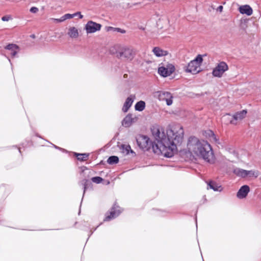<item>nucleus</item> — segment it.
<instances>
[{
	"label": "nucleus",
	"mask_w": 261,
	"mask_h": 261,
	"mask_svg": "<svg viewBox=\"0 0 261 261\" xmlns=\"http://www.w3.org/2000/svg\"><path fill=\"white\" fill-rule=\"evenodd\" d=\"M152 134L155 139L152 145L153 152L170 158L181 146L184 130L181 126L177 124L167 130V136L159 129H153Z\"/></svg>",
	"instance_id": "obj_1"
},
{
	"label": "nucleus",
	"mask_w": 261,
	"mask_h": 261,
	"mask_svg": "<svg viewBox=\"0 0 261 261\" xmlns=\"http://www.w3.org/2000/svg\"><path fill=\"white\" fill-rule=\"evenodd\" d=\"M187 149L189 153L202 158L205 161L211 163L213 161L212 149L206 141L200 140L195 137H190L187 143Z\"/></svg>",
	"instance_id": "obj_2"
},
{
	"label": "nucleus",
	"mask_w": 261,
	"mask_h": 261,
	"mask_svg": "<svg viewBox=\"0 0 261 261\" xmlns=\"http://www.w3.org/2000/svg\"><path fill=\"white\" fill-rule=\"evenodd\" d=\"M203 61L202 57L199 55L193 60L191 61L185 67V71L187 72H190L192 74L198 73L200 70V65Z\"/></svg>",
	"instance_id": "obj_3"
},
{
	"label": "nucleus",
	"mask_w": 261,
	"mask_h": 261,
	"mask_svg": "<svg viewBox=\"0 0 261 261\" xmlns=\"http://www.w3.org/2000/svg\"><path fill=\"white\" fill-rule=\"evenodd\" d=\"M247 114L246 110H243L239 112L236 113L232 116V118H231V116L229 114H226L224 116L223 119L224 120H227L229 121V123L231 124H236V123L234 121H240L245 118Z\"/></svg>",
	"instance_id": "obj_4"
},
{
	"label": "nucleus",
	"mask_w": 261,
	"mask_h": 261,
	"mask_svg": "<svg viewBox=\"0 0 261 261\" xmlns=\"http://www.w3.org/2000/svg\"><path fill=\"white\" fill-rule=\"evenodd\" d=\"M228 69V66L224 62H221L213 69V75L215 77H220Z\"/></svg>",
	"instance_id": "obj_5"
},
{
	"label": "nucleus",
	"mask_w": 261,
	"mask_h": 261,
	"mask_svg": "<svg viewBox=\"0 0 261 261\" xmlns=\"http://www.w3.org/2000/svg\"><path fill=\"white\" fill-rule=\"evenodd\" d=\"M101 28V25L93 21H89L85 27V29L87 34L94 33L97 31H99Z\"/></svg>",
	"instance_id": "obj_6"
},
{
	"label": "nucleus",
	"mask_w": 261,
	"mask_h": 261,
	"mask_svg": "<svg viewBox=\"0 0 261 261\" xmlns=\"http://www.w3.org/2000/svg\"><path fill=\"white\" fill-rule=\"evenodd\" d=\"M175 70L174 66L172 64H168L167 67L162 66L159 68L158 73L164 77L170 76Z\"/></svg>",
	"instance_id": "obj_7"
},
{
	"label": "nucleus",
	"mask_w": 261,
	"mask_h": 261,
	"mask_svg": "<svg viewBox=\"0 0 261 261\" xmlns=\"http://www.w3.org/2000/svg\"><path fill=\"white\" fill-rule=\"evenodd\" d=\"M117 56L120 59L132 60L133 58V51L128 48H124L119 51Z\"/></svg>",
	"instance_id": "obj_8"
},
{
	"label": "nucleus",
	"mask_w": 261,
	"mask_h": 261,
	"mask_svg": "<svg viewBox=\"0 0 261 261\" xmlns=\"http://www.w3.org/2000/svg\"><path fill=\"white\" fill-rule=\"evenodd\" d=\"M249 191L250 188L248 186H243L238 191L237 196L239 199L244 198L247 196Z\"/></svg>",
	"instance_id": "obj_9"
},
{
	"label": "nucleus",
	"mask_w": 261,
	"mask_h": 261,
	"mask_svg": "<svg viewBox=\"0 0 261 261\" xmlns=\"http://www.w3.org/2000/svg\"><path fill=\"white\" fill-rule=\"evenodd\" d=\"M239 11L242 14H246L247 16H250L253 13V10L248 5L241 6L239 8Z\"/></svg>",
	"instance_id": "obj_10"
},
{
	"label": "nucleus",
	"mask_w": 261,
	"mask_h": 261,
	"mask_svg": "<svg viewBox=\"0 0 261 261\" xmlns=\"http://www.w3.org/2000/svg\"><path fill=\"white\" fill-rule=\"evenodd\" d=\"M67 34L71 38H77L79 36V30L74 27H70L68 28Z\"/></svg>",
	"instance_id": "obj_11"
},
{
	"label": "nucleus",
	"mask_w": 261,
	"mask_h": 261,
	"mask_svg": "<svg viewBox=\"0 0 261 261\" xmlns=\"http://www.w3.org/2000/svg\"><path fill=\"white\" fill-rule=\"evenodd\" d=\"M153 54L158 57H162L168 55V52L159 47H154L152 49Z\"/></svg>",
	"instance_id": "obj_12"
},
{
	"label": "nucleus",
	"mask_w": 261,
	"mask_h": 261,
	"mask_svg": "<svg viewBox=\"0 0 261 261\" xmlns=\"http://www.w3.org/2000/svg\"><path fill=\"white\" fill-rule=\"evenodd\" d=\"M120 213V211L116 210L115 207H113L111 211L110 212V214L106 216L104 221H109L111 219H114L117 217Z\"/></svg>",
	"instance_id": "obj_13"
},
{
	"label": "nucleus",
	"mask_w": 261,
	"mask_h": 261,
	"mask_svg": "<svg viewBox=\"0 0 261 261\" xmlns=\"http://www.w3.org/2000/svg\"><path fill=\"white\" fill-rule=\"evenodd\" d=\"M160 96L163 100H166V104L168 106H170L172 103V96L170 93L168 92H163Z\"/></svg>",
	"instance_id": "obj_14"
},
{
	"label": "nucleus",
	"mask_w": 261,
	"mask_h": 261,
	"mask_svg": "<svg viewBox=\"0 0 261 261\" xmlns=\"http://www.w3.org/2000/svg\"><path fill=\"white\" fill-rule=\"evenodd\" d=\"M134 119L132 117V114H128L123 120L122 124L125 127H129L134 122Z\"/></svg>",
	"instance_id": "obj_15"
},
{
	"label": "nucleus",
	"mask_w": 261,
	"mask_h": 261,
	"mask_svg": "<svg viewBox=\"0 0 261 261\" xmlns=\"http://www.w3.org/2000/svg\"><path fill=\"white\" fill-rule=\"evenodd\" d=\"M137 142L139 145H141L142 147H146L150 143L149 139L145 136H141L140 138L137 140Z\"/></svg>",
	"instance_id": "obj_16"
},
{
	"label": "nucleus",
	"mask_w": 261,
	"mask_h": 261,
	"mask_svg": "<svg viewBox=\"0 0 261 261\" xmlns=\"http://www.w3.org/2000/svg\"><path fill=\"white\" fill-rule=\"evenodd\" d=\"M133 101L134 100L132 95L127 97L124 103L122 108V111L124 112H126L128 110L129 108L132 106Z\"/></svg>",
	"instance_id": "obj_17"
},
{
	"label": "nucleus",
	"mask_w": 261,
	"mask_h": 261,
	"mask_svg": "<svg viewBox=\"0 0 261 261\" xmlns=\"http://www.w3.org/2000/svg\"><path fill=\"white\" fill-rule=\"evenodd\" d=\"M203 135L206 137L210 139L211 141L216 142L217 139L214 133L211 130H207L204 132Z\"/></svg>",
	"instance_id": "obj_18"
},
{
	"label": "nucleus",
	"mask_w": 261,
	"mask_h": 261,
	"mask_svg": "<svg viewBox=\"0 0 261 261\" xmlns=\"http://www.w3.org/2000/svg\"><path fill=\"white\" fill-rule=\"evenodd\" d=\"M210 188L213 189L215 191H221L222 188L221 186L213 181H210L208 183Z\"/></svg>",
	"instance_id": "obj_19"
},
{
	"label": "nucleus",
	"mask_w": 261,
	"mask_h": 261,
	"mask_svg": "<svg viewBox=\"0 0 261 261\" xmlns=\"http://www.w3.org/2000/svg\"><path fill=\"white\" fill-rule=\"evenodd\" d=\"M145 107V102L144 101L140 100L136 103L135 108V110L138 111H142Z\"/></svg>",
	"instance_id": "obj_20"
},
{
	"label": "nucleus",
	"mask_w": 261,
	"mask_h": 261,
	"mask_svg": "<svg viewBox=\"0 0 261 261\" xmlns=\"http://www.w3.org/2000/svg\"><path fill=\"white\" fill-rule=\"evenodd\" d=\"M233 172L239 176L242 177H246L247 170L240 168H236L234 169Z\"/></svg>",
	"instance_id": "obj_21"
},
{
	"label": "nucleus",
	"mask_w": 261,
	"mask_h": 261,
	"mask_svg": "<svg viewBox=\"0 0 261 261\" xmlns=\"http://www.w3.org/2000/svg\"><path fill=\"white\" fill-rule=\"evenodd\" d=\"M119 162V158L117 156H111L107 160L108 164L110 165L117 164Z\"/></svg>",
	"instance_id": "obj_22"
},
{
	"label": "nucleus",
	"mask_w": 261,
	"mask_h": 261,
	"mask_svg": "<svg viewBox=\"0 0 261 261\" xmlns=\"http://www.w3.org/2000/svg\"><path fill=\"white\" fill-rule=\"evenodd\" d=\"M5 49L11 50V52L15 50H18V46L14 44H9L8 45H7L5 47Z\"/></svg>",
	"instance_id": "obj_23"
},
{
	"label": "nucleus",
	"mask_w": 261,
	"mask_h": 261,
	"mask_svg": "<svg viewBox=\"0 0 261 261\" xmlns=\"http://www.w3.org/2000/svg\"><path fill=\"white\" fill-rule=\"evenodd\" d=\"M76 156H77V159L78 160L84 161H86L88 159V158L89 156V154H87V153L77 154Z\"/></svg>",
	"instance_id": "obj_24"
},
{
	"label": "nucleus",
	"mask_w": 261,
	"mask_h": 261,
	"mask_svg": "<svg viewBox=\"0 0 261 261\" xmlns=\"http://www.w3.org/2000/svg\"><path fill=\"white\" fill-rule=\"evenodd\" d=\"M78 13H75L73 14H66L64 15L63 16V19L64 20V21L66 19H71L74 17L75 16H76L77 15Z\"/></svg>",
	"instance_id": "obj_25"
},
{
	"label": "nucleus",
	"mask_w": 261,
	"mask_h": 261,
	"mask_svg": "<svg viewBox=\"0 0 261 261\" xmlns=\"http://www.w3.org/2000/svg\"><path fill=\"white\" fill-rule=\"evenodd\" d=\"M91 180L95 183L96 184H99L100 183L102 180L103 179L99 176L94 177L91 178Z\"/></svg>",
	"instance_id": "obj_26"
},
{
	"label": "nucleus",
	"mask_w": 261,
	"mask_h": 261,
	"mask_svg": "<svg viewBox=\"0 0 261 261\" xmlns=\"http://www.w3.org/2000/svg\"><path fill=\"white\" fill-rule=\"evenodd\" d=\"M123 152H125L126 154H128L129 150H130V147L129 145L124 146V145L122 146Z\"/></svg>",
	"instance_id": "obj_27"
},
{
	"label": "nucleus",
	"mask_w": 261,
	"mask_h": 261,
	"mask_svg": "<svg viewBox=\"0 0 261 261\" xmlns=\"http://www.w3.org/2000/svg\"><path fill=\"white\" fill-rule=\"evenodd\" d=\"M249 176L250 177L255 176V172L253 171H248L247 170L246 176ZM256 176V175H255Z\"/></svg>",
	"instance_id": "obj_28"
},
{
	"label": "nucleus",
	"mask_w": 261,
	"mask_h": 261,
	"mask_svg": "<svg viewBox=\"0 0 261 261\" xmlns=\"http://www.w3.org/2000/svg\"><path fill=\"white\" fill-rule=\"evenodd\" d=\"M110 29H112V30H114L115 31H117V32H120L121 33H125V30H122V29H121L120 28H112V27H110Z\"/></svg>",
	"instance_id": "obj_29"
},
{
	"label": "nucleus",
	"mask_w": 261,
	"mask_h": 261,
	"mask_svg": "<svg viewBox=\"0 0 261 261\" xmlns=\"http://www.w3.org/2000/svg\"><path fill=\"white\" fill-rule=\"evenodd\" d=\"M11 19V17L9 15H6L2 18V20L4 21H8Z\"/></svg>",
	"instance_id": "obj_30"
},
{
	"label": "nucleus",
	"mask_w": 261,
	"mask_h": 261,
	"mask_svg": "<svg viewBox=\"0 0 261 261\" xmlns=\"http://www.w3.org/2000/svg\"><path fill=\"white\" fill-rule=\"evenodd\" d=\"M30 11L33 13H36L38 12L39 10L37 7H33L30 9Z\"/></svg>",
	"instance_id": "obj_31"
},
{
	"label": "nucleus",
	"mask_w": 261,
	"mask_h": 261,
	"mask_svg": "<svg viewBox=\"0 0 261 261\" xmlns=\"http://www.w3.org/2000/svg\"><path fill=\"white\" fill-rule=\"evenodd\" d=\"M51 19L56 22H61L64 21V20L63 19V16L59 19L51 18Z\"/></svg>",
	"instance_id": "obj_32"
},
{
	"label": "nucleus",
	"mask_w": 261,
	"mask_h": 261,
	"mask_svg": "<svg viewBox=\"0 0 261 261\" xmlns=\"http://www.w3.org/2000/svg\"><path fill=\"white\" fill-rule=\"evenodd\" d=\"M87 182H88V180H87V179H84L82 181V184L84 185V194L85 193V190L86 189V185H87Z\"/></svg>",
	"instance_id": "obj_33"
},
{
	"label": "nucleus",
	"mask_w": 261,
	"mask_h": 261,
	"mask_svg": "<svg viewBox=\"0 0 261 261\" xmlns=\"http://www.w3.org/2000/svg\"><path fill=\"white\" fill-rule=\"evenodd\" d=\"M17 50H15L11 52V55L12 57H15L16 55L17 54Z\"/></svg>",
	"instance_id": "obj_34"
},
{
	"label": "nucleus",
	"mask_w": 261,
	"mask_h": 261,
	"mask_svg": "<svg viewBox=\"0 0 261 261\" xmlns=\"http://www.w3.org/2000/svg\"><path fill=\"white\" fill-rule=\"evenodd\" d=\"M223 7L222 6H220L217 8V11H219L220 12H222L223 11Z\"/></svg>",
	"instance_id": "obj_35"
},
{
	"label": "nucleus",
	"mask_w": 261,
	"mask_h": 261,
	"mask_svg": "<svg viewBox=\"0 0 261 261\" xmlns=\"http://www.w3.org/2000/svg\"><path fill=\"white\" fill-rule=\"evenodd\" d=\"M77 14H79L80 15V18H83V15L81 14V13L80 12H77Z\"/></svg>",
	"instance_id": "obj_36"
},
{
	"label": "nucleus",
	"mask_w": 261,
	"mask_h": 261,
	"mask_svg": "<svg viewBox=\"0 0 261 261\" xmlns=\"http://www.w3.org/2000/svg\"><path fill=\"white\" fill-rule=\"evenodd\" d=\"M32 37H33V38H34V37H35L34 35H33L32 36Z\"/></svg>",
	"instance_id": "obj_37"
}]
</instances>
